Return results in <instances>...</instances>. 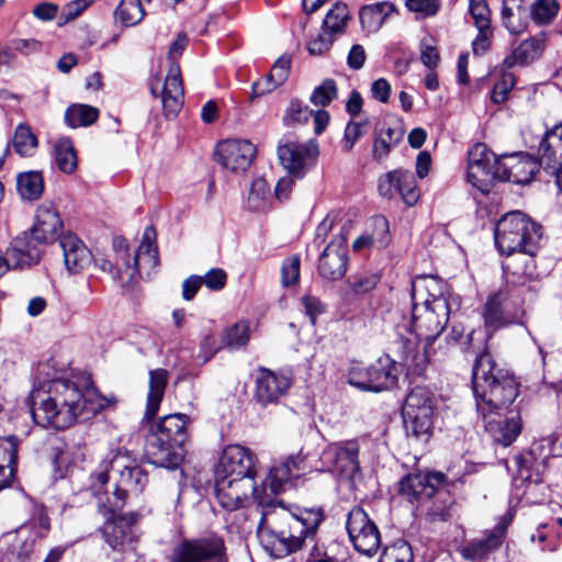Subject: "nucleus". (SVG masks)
Returning a JSON list of instances; mask_svg holds the SVG:
<instances>
[{
	"label": "nucleus",
	"instance_id": "obj_32",
	"mask_svg": "<svg viewBox=\"0 0 562 562\" xmlns=\"http://www.w3.org/2000/svg\"><path fill=\"white\" fill-rule=\"evenodd\" d=\"M369 375L371 392L387 390L397 382L395 362L389 357H381L369 366Z\"/></svg>",
	"mask_w": 562,
	"mask_h": 562
},
{
	"label": "nucleus",
	"instance_id": "obj_64",
	"mask_svg": "<svg viewBox=\"0 0 562 562\" xmlns=\"http://www.w3.org/2000/svg\"><path fill=\"white\" fill-rule=\"evenodd\" d=\"M400 176L401 169H396L385 173L380 178L378 190L379 193L384 198H392L395 193H397V189L400 186Z\"/></svg>",
	"mask_w": 562,
	"mask_h": 562
},
{
	"label": "nucleus",
	"instance_id": "obj_26",
	"mask_svg": "<svg viewBox=\"0 0 562 562\" xmlns=\"http://www.w3.org/2000/svg\"><path fill=\"white\" fill-rule=\"evenodd\" d=\"M161 103L167 117L176 116L182 109L184 92L181 71L178 64L172 63L161 88Z\"/></svg>",
	"mask_w": 562,
	"mask_h": 562
},
{
	"label": "nucleus",
	"instance_id": "obj_55",
	"mask_svg": "<svg viewBox=\"0 0 562 562\" xmlns=\"http://www.w3.org/2000/svg\"><path fill=\"white\" fill-rule=\"evenodd\" d=\"M379 562H413L411 546L405 541H398L386 547Z\"/></svg>",
	"mask_w": 562,
	"mask_h": 562
},
{
	"label": "nucleus",
	"instance_id": "obj_11",
	"mask_svg": "<svg viewBox=\"0 0 562 562\" xmlns=\"http://www.w3.org/2000/svg\"><path fill=\"white\" fill-rule=\"evenodd\" d=\"M346 529L355 549L364 555H373L381 546L376 525L361 507H353L347 517Z\"/></svg>",
	"mask_w": 562,
	"mask_h": 562
},
{
	"label": "nucleus",
	"instance_id": "obj_27",
	"mask_svg": "<svg viewBox=\"0 0 562 562\" xmlns=\"http://www.w3.org/2000/svg\"><path fill=\"white\" fill-rule=\"evenodd\" d=\"M404 128L400 124L382 123L374 128L372 157L383 161L390 153L403 140Z\"/></svg>",
	"mask_w": 562,
	"mask_h": 562
},
{
	"label": "nucleus",
	"instance_id": "obj_38",
	"mask_svg": "<svg viewBox=\"0 0 562 562\" xmlns=\"http://www.w3.org/2000/svg\"><path fill=\"white\" fill-rule=\"evenodd\" d=\"M402 360L407 367H422L429 357L431 345L415 339H401Z\"/></svg>",
	"mask_w": 562,
	"mask_h": 562
},
{
	"label": "nucleus",
	"instance_id": "obj_45",
	"mask_svg": "<svg viewBox=\"0 0 562 562\" xmlns=\"http://www.w3.org/2000/svg\"><path fill=\"white\" fill-rule=\"evenodd\" d=\"M533 461V454L529 451H526L516 454L510 462L506 463V467L515 481L520 479L522 482H539V479H533L532 475Z\"/></svg>",
	"mask_w": 562,
	"mask_h": 562
},
{
	"label": "nucleus",
	"instance_id": "obj_40",
	"mask_svg": "<svg viewBox=\"0 0 562 562\" xmlns=\"http://www.w3.org/2000/svg\"><path fill=\"white\" fill-rule=\"evenodd\" d=\"M54 160L57 168L65 173H72L77 168V155L69 138H60L54 145Z\"/></svg>",
	"mask_w": 562,
	"mask_h": 562
},
{
	"label": "nucleus",
	"instance_id": "obj_6",
	"mask_svg": "<svg viewBox=\"0 0 562 562\" xmlns=\"http://www.w3.org/2000/svg\"><path fill=\"white\" fill-rule=\"evenodd\" d=\"M495 244L499 252L536 255L542 227L520 211L505 214L495 226Z\"/></svg>",
	"mask_w": 562,
	"mask_h": 562
},
{
	"label": "nucleus",
	"instance_id": "obj_24",
	"mask_svg": "<svg viewBox=\"0 0 562 562\" xmlns=\"http://www.w3.org/2000/svg\"><path fill=\"white\" fill-rule=\"evenodd\" d=\"M290 386L291 381L286 375L260 368L256 375L255 398L262 406L276 404Z\"/></svg>",
	"mask_w": 562,
	"mask_h": 562
},
{
	"label": "nucleus",
	"instance_id": "obj_56",
	"mask_svg": "<svg viewBox=\"0 0 562 562\" xmlns=\"http://www.w3.org/2000/svg\"><path fill=\"white\" fill-rule=\"evenodd\" d=\"M469 12L477 31L491 27V10L486 0H470Z\"/></svg>",
	"mask_w": 562,
	"mask_h": 562
},
{
	"label": "nucleus",
	"instance_id": "obj_57",
	"mask_svg": "<svg viewBox=\"0 0 562 562\" xmlns=\"http://www.w3.org/2000/svg\"><path fill=\"white\" fill-rule=\"evenodd\" d=\"M249 339V327L246 323H236L227 328L223 335V344L228 348H239Z\"/></svg>",
	"mask_w": 562,
	"mask_h": 562
},
{
	"label": "nucleus",
	"instance_id": "obj_5",
	"mask_svg": "<svg viewBox=\"0 0 562 562\" xmlns=\"http://www.w3.org/2000/svg\"><path fill=\"white\" fill-rule=\"evenodd\" d=\"M476 411L481 416L503 414L518 396V383L513 374L498 368L488 352H482L472 370Z\"/></svg>",
	"mask_w": 562,
	"mask_h": 562
},
{
	"label": "nucleus",
	"instance_id": "obj_35",
	"mask_svg": "<svg viewBox=\"0 0 562 562\" xmlns=\"http://www.w3.org/2000/svg\"><path fill=\"white\" fill-rule=\"evenodd\" d=\"M188 422L189 417L186 414H170L162 417L157 424L153 425L150 429L182 447L187 439L186 427Z\"/></svg>",
	"mask_w": 562,
	"mask_h": 562
},
{
	"label": "nucleus",
	"instance_id": "obj_46",
	"mask_svg": "<svg viewBox=\"0 0 562 562\" xmlns=\"http://www.w3.org/2000/svg\"><path fill=\"white\" fill-rule=\"evenodd\" d=\"M12 145L20 156H32L38 145V140L31 127L21 123L15 128Z\"/></svg>",
	"mask_w": 562,
	"mask_h": 562
},
{
	"label": "nucleus",
	"instance_id": "obj_31",
	"mask_svg": "<svg viewBox=\"0 0 562 562\" xmlns=\"http://www.w3.org/2000/svg\"><path fill=\"white\" fill-rule=\"evenodd\" d=\"M528 0H503L502 23L510 34H521L528 27Z\"/></svg>",
	"mask_w": 562,
	"mask_h": 562
},
{
	"label": "nucleus",
	"instance_id": "obj_2",
	"mask_svg": "<svg viewBox=\"0 0 562 562\" xmlns=\"http://www.w3.org/2000/svg\"><path fill=\"white\" fill-rule=\"evenodd\" d=\"M31 413L42 427L65 429L83 413L95 414L106 406V400L94 393L83 394L70 380L56 379L33 390Z\"/></svg>",
	"mask_w": 562,
	"mask_h": 562
},
{
	"label": "nucleus",
	"instance_id": "obj_60",
	"mask_svg": "<svg viewBox=\"0 0 562 562\" xmlns=\"http://www.w3.org/2000/svg\"><path fill=\"white\" fill-rule=\"evenodd\" d=\"M515 86V77L512 72H503L501 79L494 85L491 99L501 104L506 101L508 93Z\"/></svg>",
	"mask_w": 562,
	"mask_h": 562
},
{
	"label": "nucleus",
	"instance_id": "obj_43",
	"mask_svg": "<svg viewBox=\"0 0 562 562\" xmlns=\"http://www.w3.org/2000/svg\"><path fill=\"white\" fill-rule=\"evenodd\" d=\"M247 205L255 212H266L270 207V187L263 178L252 181L247 196Z\"/></svg>",
	"mask_w": 562,
	"mask_h": 562
},
{
	"label": "nucleus",
	"instance_id": "obj_37",
	"mask_svg": "<svg viewBox=\"0 0 562 562\" xmlns=\"http://www.w3.org/2000/svg\"><path fill=\"white\" fill-rule=\"evenodd\" d=\"M508 296L505 291L492 293L484 308V322L490 328L496 329L507 323L505 313L508 308Z\"/></svg>",
	"mask_w": 562,
	"mask_h": 562
},
{
	"label": "nucleus",
	"instance_id": "obj_34",
	"mask_svg": "<svg viewBox=\"0 0 562 562\" xmlns=\"http://www.w3.org/2000/svg\"><path fill=\"white\" fill-rule=\"evenodd\" d=\"M169 374L165 369L149 371V390L144 419L151 420L159 411L168 384Z\"/></svg>",
	"mask_w": 562,
	"mask_h": 562
},
{
	"label": "nucleus",
	"instance_id": "obj_52",
	"mask_svg": "<svg viewBox=\"0 0 562 562\" xmlns=\"http://www.w3.org/2000/svg\"><path fill=\"white\" fill-rule=\"evenodd\" d=\"M369 120L362 119L360 121L351 120L347 124L341 140V146L345 151H350L355 144L368 132Z\"/></svg>",
	"mask_w": 562,
	"mask_h": 562
},
{
	"label": "nucleus",
	"instance_id": "obj_42",
	"mask_svg": "<svg viewBox=\"0 0 562 562\" xmlns=\"http://www.w3.org/2000/svg\"><path fill=\"white\" fill-rule=\"evenodd\" d=\"M350 19L348 7L344 3H336L325 15L322 29L326 34H341Z\"/></svg>",
	"mask_w": 562,
	"mask_h": 562
},
{
	"label": "nucleus",
	"instance_id": "obj_25",
	"mask_svg": "<svg viewBox=\"0 0 562 562\" xmlns=\"http://www.w3.org/2000/svg\"><path fill=\"white\" fill-rule=\"evenodd\" d=\"M63 222L53 203L45 202L37 207L31 236L38 245L50 244L58 239Z\"/></svg>",
	"mask_w": 562,
	"mask_h": 562
},
{
	"label": "nucleus",
	"instance_id": "obj_19",
	"mask_svg": "<svg viewBox=\"0 0 562 562\" xmlns=\"http://www.w3.org/2000/svg\"><path fill=\"white\" fill-rule=\"evenodd\" d=\"M257 154L255 145L246 139H227L217 145L216 159L227 170L246 171Z\"/></svg>",
	"mask_w": 562,
	"mask_h": 562
},
{
	"label": "nucleus",
	"instance_id": "obj_63",
	"mask_svg": "<svg viewBox=\"0 0 562 562\" xmlns=\"http://www.w3.org/2000/svg\"><path fill=\"white\" fill-rule=\"evenodd\" d=\"M348 382L361 391H370L369 366L353 363L348 373Z\"/></svg>",
	"mask_w": 562,
	"mask_h": 562
},
{
	"label": "nucleus",
	"instance_id": "obj_12",
	"mask_svg": "<svg viewBox=\"0 0 562 562\" xmlns=\"http://www.w3.org/2000/svg\"><path fill=\"white\" fill-rule=\"evenodd\" d=\"M319 156L316 139L306 142H286L278 147V157L281 166L295 179H302L313 167Z\"/></svg>",
	"mask_w": 562,
	"mask_h": 562
},
{
	"label": "nucleus",
	"instance_id": "obj_1",
	"mask_svg": "<svg viewBox=\"0 0 562 562\" xmlns=\"http://www.w3.org/2000/svg\"><path fill=\"white\" fill-rule=\"evenodd\" d=\"M263 493L256 488L254 479L215 476V497L223 509L234 512L246 508L254 502L266 507L258 532L271 555L288 557L310 542L313 543V550L321 555L315 539L324 520L323 509L302 508L292 512L281 503H271Z\"/></svg>",
	"mask_w": 562,
	"mask_h": 562
},
{
	"label": "nucleus",
	"instance_id": "obj_13",
	"mask_svg": "<svg viewBox=\"0 0 562 562\" xmlns=\"http://www.w3.org/2000/svg\"><path fill=\"white\" fill-rule=\"evenodd\" d=\"M105 518L100 531L104 541L114 550L120 552L132 551L135 552L134 543L137 541L133 526L138 519V514L130 513L125 515L115 516L99 510Z\"/></svg>",
	"mask_w": 562,
	"mask_h": 562
},
{
	"label": "nucleus",
	"instance_id": "obj_30",
	"mask_svg": "<svg viewBox=\"0 0 562 562\" xmlns=\"http://www.w3.org/2000/svg\"><path fill=\"white\" fill-rule=\"evenodd\" d=\"M32 236L23 234L13 239L8 250L9 260L13 268H25L36 265L41 259V249L34 244Z\"/></svg>",
	"mask_w": 562,
	"mask_h": 562
},
{
	"label": "nucleus",
	"instance_id": "obj_47",
	"mask_svg": "<svg viewBox=\"0 0 562 562\" xmlns=\"http://www.w3.org/2000/svg\"><path fill=\"white\" fill-rule=\"evenodd\" d=\"M393 5L390 2H376L363 5L359 11V18L363 26H378L387 16Z\"/></svg>",
	"mask_w": 562,
	"mask_h": 562
},
{
	"label": "nucleus",
	"instance_id": "obj_61",
	"mask_svg": "<svg viewBox=\"0 0 562 562\" xmlns=\"http://www.w3.org/2000/svg\"><path fill=\"white\" fill-rule=\"evenodd\" d=\"M373 231L369 234L375 248H384L390 243L389 222L384 216H376L372 220Z\"/></svg>",
	"mask_w": 562,
	"mask_h": 562
},
{
	"label": "nucleus",
	"instance_id": "obj_49",
	"mask_svg": "<svg viewBox=\"0 0 562 562\" xmlns=\"http://www.w3.org/2000/svg\"><path fill=\"white\" fill-rule=\"evenodd\" d=\"M512 164L513 182H528L535 175L536 164L527 156L510 155L508 158Z\"/></svg>",
	"mask_w": 562,
	"mask_h": 562
},
{
	"label": "nucleus",
	"instance_id": "obj_58",
	"mask_svg": "<svg viewBox=\"0 0 562 562\" xmlns=\"http://www.w3.org/2000/svg\"><path fill=\"white\" fill-rule=\"evenodd\" d=\"M419 52L420 61L425 67L432 70L438 66L440 55L437 48V42L432 36L427 35L420 41Z\"/></svg>",
	"mask_w": 562,
	"mask_h": 562
},
{
	"label": "nucleus",
	"instance_id": "obj_28",
	"mask_svg": "<svg viewBox=\"0 0 562 562\" xmlns=\"http://www.w3.org/2000/svg\"><path fill=\"white\" fill-rule=\"evenodd\" d=\"M546 47V34L543 32L522 41L509 56H507L503 66L506 69L515 66H527L542 55Z\"/></svg>",
	"mask_w": 562,
	"mask_h": 562
},
{
	"label": "nucleus",
	"instance_id": "obj_23",
	"mask_svg": "<svg viewBox=\"0 0 562 562\" xmlns=\"http://www.w3.org/2000/svg\"><path fill=\"white\" fill-rule=\"evenodd\" d=\"M348 250L346 238L336 236L324 249L318 259V273L323 279L335 281L347 272Z\"/></svg>",
	"mask_w": 562,
	"mask_h": 562
},
{
	"label": "nucleus",
	"instance_id": "obj_10",
	"mask_svg": "<svg viewBox=\"0 0 562 562\" xmlns=\"http://www.w3.org/2000/svg\"><path fill=\"white\" fill-rule=\"evenodd\" d=\"M448 483L442 472L409 473L400 482V494L409 503L423 506L434 495L445 496V487Z\"/></svg>",
	"mask_w": 562,
	"mask_h": 562
},
{
	"label": "nucleus",
	"instance_id": "obj_21",
	"mask_svg": "<svg viewBox=\"0 0 562 562\" xmlns=\"http://www.w3.org/2000/svg\"><path fill=\"white\" fill-rule=\"evenodd\" d=\"M145 453L150 463L167 469H176L183 459L180 445L151 429L146 437Z\"/></svg>",
	"mask_w": 562,
	"mask_h": 562
},
{
	"label": "nucleus",
	"instance_id": "obj_36",
	"mask_svg": "<svg viewBox=\"0 0 562 562\" xmlns=\"http://www.w3.org/2000/svg\"><path fill=\"white\" fill-rule=\"evenodd\" d=\"M16 451L15 437L0 438V491L8 487L13 480Z\"/></svg>",
	"mask_w": 562,
	"mask_h": 562
},
{
	"label": "nucleus",
	"instance_id": "obj_4",
	"mask_svg": "<svg viewBox=\"0 0 562 562\" xmlns=\"http://www.w3.org/2000/svg\"><path fill=\"white\" fill-rule=\"evenodd\" d=\"M446 285L434 277L417 278L412 285L411 329L420 341L432 345L448 323L452 306L459 299L445 291Z\"/></svg>",
	"mask_w": 562,
	"mask_h": 562
},
{
	"label": "nucleus",
	"instance_id": "obj_3",
	"mask_svg": "<svg viewBox=\"0 0 562 562\" xmlns=\"http://www.w3.org/2000/svg\"><path fill=\"white\" fill-rule=\"evenodd\" d=\"M131 463L126 452L112 451L91 474L90 490L99 510L104 509L105 514L121 510L130 492L139 493L146 486L147 474Z\"/></svg>",
	"mask_w": 562,
	"mask_h": 562
},
{
	"label": "nucleus",
	"instance_id": "obj_14",
	"mask_svg": "<svg viewBox=\"0 0 562 562\" xmlns=\"http://www.w3.org/2000/svg\"><path fill=\"white\" fill-rule=\"evenodd\" d=\"M156 229L153 226L145 228L143 239L133 260L128 256V246L126 240L123 238H116L114 240V248L121 254V260L125 266L124 273L133 279L142 267L154 268L158 263V254L156 247Z\"/></svg>",
	"mask_w": 562,
	"mask_h": 562
},
{
	"label": "nucleus",
	"instance_id": "obj_48",
	"mask_svg": "<svg viewBox=\"0 0 562 562\" xmlns=\"http://www.w3.org/2000/svg\"><path fill=\"white\" fill-rule=\"evenodd\" d=\"M559 3L555 0H536L529 12V18L539 25L549 24L559 12Z\"/></svg>",
	"mask_w": 562,
	"mask_h": 562
},
{
	"label": "nucleus",
	"instance_id": "obj_62",
	"mask_svg": "<svg viewBox=\"0 0 562 562\" xmlns=\"http://www.w3.org/2000/svg\"><path fill=\"white\" fill-rule=\"evenodd\" d=\"M300 267L301 260L299 256H292L283 261L281 277L284 286L293 285L299 281Z\"/></svg>",
	"mask_w": 562,
	"mask_h": 562
},
{
	"label": "nucleus",
	"instance_id": "obj_51",
	"mask_svg": "<svg viewBox=\"0 0 562 562\" xmlns=\"http://www.w3.org/2000/svg\"><path fill=\"white\" fill-rule=\"evenodd\" d=\"M400 186L397 193L402 196L405 204L413 206L419 199L416 180L411 171L401 169Z\"/></svg>",
	"mask_w": 562,
	"mask_h": 562
},
{
	"label": "nucleus",
	"instance_id": "obj_44",
	"mask_svg": "<svg viewBox=\"0 0 562 562\" xmlns=\"http://www.w3.org/2000/svg\"><path fill=\"white\" fill-rule=\"evenodd\" d=\"M99 117V110L88 104H72L65 113V121L70 127L88 126Z\"/></svg>",
	"mask_w": 562,
	"mask_h": 562
},
{
	"label": "nucleus",
	"instance_id": "obj_39",
	"mask_svg": "<svg viewBox=\"0 0 562 562\" xmlns=\"http://www.w3.org/2000/svg\"><path fill=\"white\" fill-rule=\"evenodd\" d=\"M150 0H121L116 8L115 19L124 26H134L145 16L144 3Z\"/></svg>",
	"mask_w": 562,
	"mask_h": 562
},
{
	"label": "nucleus",
	"instance_id": "obj_15",
	"mask_svg": "<svg viewBox=\"0 0 562 562\" xmlns=\"http://www.w3.org/2000/svg\"><path fill=\"white\" fill-rule=\"evenodd\" d=\"M513 521V514L506 513L501 516L497 524L491 529L485 531L484 537L473 539L459 548L461 557L468 561H482L488 555L497 551L503 544L507 529Z\"/></svg>",
	"mask_w": 562,
	"mask_h": 562
},
{
	"label": "nucleus",
	"instance_id": "obj_59",
	"mask_svg": "<svg viewBox=\"0 0 562 562\" xmlns=\"http://www.w3.org/2000/svg\"><path fill=\"white\" fill-rule=\"evenodd\" d=\"M336 98V82L333 79H326L314 89L310 100L314 105L326 106Z\"/></svg>",
	"mask_w": 562,
	"mask_h": 562
},
{
	"label": "nucleus",
	"instance_id": "obj_17",
	"mask_svg": "<svg viewBox=\"0 0 562 562\" xmlns=\"http://www.w3.org/2000/svg\"><path fill=\"white\" fill-rule=\"evenodd\" d=\"M539 166L550 176L562 193V122L547 130L538 146Z\"/></svg>",
	"mask_w": 562,
	"mask_h": 562
},
{
	"label": "nucleus",
	"instance_id": "obj_16",
	"mask_svg": "<svg viewBox=\"0 0 562 562\" xmlns=\"http://www.w3.org/2000/svg\"><path fill=\"white\" fill-rule=\"evenodd\" d=\"M307 458H312V452L301 449L296 456L286 457L284 460L276 462L269 470L263 482L265 487H269L272 494H278L291 483L294 477L307 472H315L312 468H304Z\"/></svg>",
	"mask_w": 562,
	"mask_h": 562
},
{
	"label": "nucleus",
	"instance_id": "obj_7",
	"mask_svg": "<svg viewBox=\"0 0 562 562\" xmlns=\"http://www.w3.org/2000/svg\"><path fill=\"white\" fill-rule=\"evenodd\" d=\"M435 409L434 393L426 386L414 387L402 409L406 435L417 441H428L434 428Z\"/></svg>",
	"mask_w": 562,
	"mask_h": 562
},
{
	"label": "nucleus",
	"instance_id": "obj_33",
	"mask_svg": "<svg viewBox=\"0 0 562 562\" xmlns=\"http://www.w3.org/2000/svg\"><path fill=\"white\" fill-rule=\"evenodd\" d=\"M535 255L517 252L504 265L507 280L516 285H524L536 276Z\"/></svg>",
	"mask_w": 562,
	"mask_h": 562
},
{
	"label": "nucleus",
	"instance_id": "obj_54",
	"mask_svg": "<svg viewBox=\"0 0 562 562\" xmlns=\"http://www.w3.org/2000/svg\"><path fill=\"white\" fill-rule=\"evenodd\" d=\"M434 501L429 502L424 507L426 514L431 520H446L449 516V507L451 505V497L448 491L445 490V496H432Z\"/></svg>",
	"mask_w": 562,
	"mask_h": 562
},
{
	"label": "nucleus",
	"instance_id": "obj_18",
	"mask_svg": "<svg viewBox=\"0 0 562 562\" xmlns=\"http://www.w3.org/2000/svg\"><path fill=\"white\" fill-rule=\"evenodd\" d=\"M255 457L251 451L239 445L227 446L215 470L216 477L254 479Z\"/></svg>",
	"mask_w": 562,
	"mask_h": 562
},
{
	"label": "nucleus",
	"instance_id": "obj_9",
	"mask_svg": "<svg viewBox=\"0 0 562 562\" xmlns=\"http://www.w3.org/2000/svg\"><path fill=\"white\" fill-rule=\"evenodd\" d=\"M170 562H228L225 541L215 532L183 539L173 549Z\"/></svg>",
	"mask_w": 562,
	"mask_h": 562
},
{
	"label": "nucleus",
	"instance_id": "obj_29",
	"mask_svg": "<svg viewBox=\"0 0 562 562\" xmlns=\"http://www.w3.org/2000/svg\"><path fill=\"white\" fill-rule=\"evenodd\" d=\"M59 245L63 249L66 268L78 273L88 267L92 260L91 251L75 235H65L60 238Z\"/></svg>",
	"mask_w": 562,
	"mask_h": 562
},
{
	"label": "nucleus",
	"instance_id": "obj_50",
	"mask_svg": "<svg viewBox=\"0 0 562 562\" xmlns=\"http://www.w3.org/2000/svg\"><path fill=\"white\" fill-rule=\"evenodd\" d=\"M380 277L376 273H362L348 280V293L352 296H362L370 293L378 284Z\"/></svg>",
	"mask_w": 562,
	"mask_h": 562
},
{
	"label": "nucleus",
	"instance_id": "obj_20",
	"mask_svg": "<svg viewBox=\"0 0 562 562\" xmlns=\"http://www.w3.org/2000/svg\"><path fill=\"white\" fill-rule=\"evenodd\" d=\"M494 154L486 145L475 144L468 155L467 178L469 183L483 193H488L492 188V170Z\"/></svg>",
	"mask_w": 562,
	"mask_h": 562
},
{
	"label": "nucleus",
	"instance_id": "obj_53",
	"mask_svg": "<svg viewBox=\"0 0 562 562\" xmlns=\"http://www.w3.org/2000/svg\"><path fill=\"white\" fill-rule=\"evenodd\" d=\"M313 115V111L300 100H291L284 115L283 123L288 126L306 123Z\"/></svg>",
	"mask_w": 562,
	"mask_h": 562
},
{
	"label": "nucleus",
	"instance_id": "obj_22",
	"mask_svg": "<svg viewBox=\"0 0 562 562\" xmlns=\"http://www.w3.org/2000/svg\"><path fill=\"white\" fill-rule=\"evenodd\" d=\"M481 417L493 440L504 447L510 446L521 432L520 415L513 409H507L503 414L493 413Z\"/></svg>",
	"mask_w": 562,
	"mask_h": 562
},
{
	"label": "nucleus",
	"instance_id": "obj_8",
	"mask_svg": "<svg viewBox=\"0 0 562 562\" xmlns=\"http://www.w3.org/2000/svg\"><path fill=\"white\" fill-rule=\"evenodd\" d=\"M360 445L358 440L350 439L329 443L321 452H312L304 468H312L315 472H331L352 477L360 470Z\"/></svg>",
	"mask_w": 562,
	"mask_h": 562
},
{
	"label": "nucleus",
	"instance_id": "obj_41",
	"mask_svg": "<svg viewBox=\"0 0 562 562\" xmlns=\"http://www.w3.org/2000/svg\"><path fill=\"white\" fill-rule=\"evenodd\" d=\"M18 191L24 200H36L44 191L43 177L37 171H27L18 177Z\"/></svg>",
	"mask_w": 562,
	"mask_h": 562
}]
</instances>
